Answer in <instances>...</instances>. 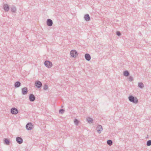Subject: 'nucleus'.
<instances>
[{"instance_id": "obj_1", "label": "nucleus", "mask_w": 151, "mask_h": 151, "mask_svg": "<svg viewBox=\"0 0 151 151\" xmlns=\"http://www.w3.org/2000/svg\"><path fill=\"white\" fill-rule=\"evenodd\" d=\"M128 99L130 102L134 104H137L138 101V99L136 97H134L132 95L129 96Z\"/></svg>"}, {"instance_id": "obj_2", "label": "nucleus", "mask_w": 151, "mask_h": 151, "mask_svg": "<svg viewBox=\"0 0 151 151\" xmlns=\"http://www.w3.org/2000/svg\"><path fill=\"white\" fill-rule=\"evenodd\" d=\"M70 54L71 56L73 58H76L78 55L77 52L75 50H72L70 51Z\"/></svg>"}, {"instance_id": "obj_3", "label": "nucleus", "mask_w": 151, "mask_h": 151, "mask_svg": "<svg viewBox=\"0 0 151 151\" xmlns=\"http://www.w3.org/2000/svg\"><path fill=\"white\" fill-rule=\"evenodd\" d=\"M26 128L28 130H31L33 128V126L32 123H28L26 125Z\"/></svg>"}, {"instance_id": "obj_4", "label": "nucleus", "mask_w": 151, "mask_h": 151, "mask_svg": "<svg viewBox=\"0 0 151 151\" xmlns=\"http://www.w3.org/2000/svg\"><path fill=\"white\" fill-rule=\"evenodd\" d=\"M44 64L48 68H50L52 67V63L49 61H46L44 62Z\"/></svg>"}, {"instance_id": "obj_5", "label": "nucleus", "mask_w": 151, "mask_h": 151, "mask_svg": "<svg viewBox=\"0 0 151 151\" xmlns=\"http://www.w3.org/2000/svg\"><path fill=\"white\" fill-rule=\"evenodd\" d=\"M18 112V109L15 108H13L11 109V113L12 114H16Z\"/></svg>"}, {"instance_id": "obj_6", "label": "nucleus", "mask_w": 151, "mask_h": 151, "mask_svg": "<svg viewBox=\"0 0 151 151\" xmlns=\"http://www.w3.org/2000/svg\"><path fill=\"white\" fill-rule=\"evenodd\" d=\"M96 130L98 133H101L103 130L102 126L101 125H99L96 127Z\"/></svg>"}, {"instance_id": "obj_7", "label": "nucleus", "mask_w": 151, "mask_h": 151, "mask_svg": "<svg viewBox=\"0 0 151 151\" xmlns=\"http://www.w3.org/2000/svg\"><path fill=\"white\" fill-rule=\"evenodd\" d=\"M42 83L39 81H36L35 83V85L37 88H40L42 86Z\"/></svg>"}, {"instance_id": "obj_8", "label": "nucleus", "mask_w": 151, "mask_h": 151, "mask_svg": "<svg viewBox=\"0 0 151 151\" xmlns=\"http://www.w3.org/2000/svg\"><path fill=\"white\" fill-rule=\"evenodd\" d=\"M29 99L31 101H34L35 99V96L32 94H30L29 95Z\"/></svg>"}, {"instance_id": "obj_9", "label": "nucleus", "mask_w": 151, "mask_h": 151, "mask_svg": "<svg viewBox=\"0 0 151 151\" xmlns=\"http://www.w3.org/2000/svg\"><path fill=\"white\" fill-rule=\"evenodd\" d=\"M22 95H26L27 93L28 89L27 87H24L22 89Z\"/></svg>"}, {"instance_id": "obj_10", "label": "nucleus", "mask_w": 151, "mask_h": 151, "mask_svg": "<svg viewBox=\"0 0 151 151\" xmlns=\"http://www.w3.org/2000/svg\"><path fill=\"white\" fill-rule=\"evenodd\" d=\"M53 24L52 21L50 19H48L47 21V25L49 26H51Z\"/></svg>"}, {"instance_id": "obj_11", "label": "nucleus", "mask_w": 151, "mask_h": 151, "mask_svg": "<svg viewBox=\"0 0 151 151\" xmlns=\"http://www.w3.org/2000/svg\"><path fill=\"white\" fill-rule=\"evenodd\" d=\"M16 141L18 144H21L23 142V139L20 137H17L16 138Z\"/></svg>"}, {"instance_id": "obj_12", "label": "nucleus", "mask_w": 151, "mask_h": 151, "mask_svg": "<svg viewBox=\"0 0 151 151\" xmlns=\"http://www.w3.org/2000/svg\"><path fill=\"white\" fill-rule=\"evenodd\" d=\"M3 8L6 12H8L9 10V7L7 4H5L3 6Z\"/></svg>"}, {"instance_id": "obj_13", "label": "nucleus", "mask_w": 151, "mask_h": 151, "mask_svg": "<svg viewBox=\"0 0 151 151\" xmlns=\"http://www.w3.org/2000/svg\"><path fill=\"white\" fill-rule=\"evenodd\" d=\"M85 57L87 61H89L91 60V56L89 54H86L85 55Z\"/></svg>"}, {"instance_id": "obj_14", "label": "nucleus", "mask_w": 151, "mask_h": 151, "mask_svg": "<svg viewBox=\"0 0 151 151\" xmlns=\"http://www.w3.org/2000/svg\"><path fill=\"white\" fill-rule=\"evenodd\" d=\"M14 86L15 88H19L21 86V83L19 81H17L15 83Z\"/></svg>"}, {"instance_id": "obj_15", "label": "nucleus", "mask_w": 151, "mask_h": 151, "mask_svg": "<svg viewBox=\"0 0 151 151\" xmlns=\"http://www.w3.org/2000/svg\"><path fill=\"white\" fill-rule=\"evenodd\" d=\"M84 19L86 21H89L90 20V18L88 14H86L85 15Z\"/></svg>"}, {"instance_id": "obj_16", "label": "nucleus", "mask_w": 151, "mask_h": 151, "mask_svg": "<svg viewBox=\"0 0 151 151\" xmlns=\"http://www.w3.org/2000/svg\"><path fill=\"white\" fill-rule=\"evenodd\" d=\"M123 74L124 76H127L129 75V73L128 71L126 70L124 71Z\"/></svg>"}, {"instance_id": "obj_17", "label": "nucleus", "mask_w": 151, "mask_h": 151, "mask_svg": "<svg viewBox=\"0 0 151 151\" xmlns=\"http://www.w3.org/2000/svg\"><path fill=\"white\" fill-rule=\"evenodd\" d=\"M138 86L139 87L141 88H143L144 87V85L142 83H139Z\"/></svg>"}, {"instance_id": "obj_18", "label": "nucleus", "mask_w": 151, "mask_h": 151, "mask_svg": "<svg viewBox=\"0 0 151 151\" xmlns=\"http://www.w3.org/2000/svg\"><path fill=\"white\" fill-rule=\"evenodd\" d=\"M4 143L6 145H8L9 144V140L6 139H4Z\"/></svg>"}, {"instance_id": "obj_19", "label": "nucleus", "mask_w": 151, "mask_h": 151, "mask_svg": "<svg viewBox=\"0 0 151 151\" xmlns=\"http://www.w3.org/2000/svg\"><path fill=\"white\" fill-rule=\"evenodd\" d=\"M107 143L108 145L111 146L112 144V141L111 140H108L107 141Z\"/></svg>"}, {"instance_id": "obj_20", "label": "nucleus", "mask_w": 151, "mask_h": 151, "mask_svg": "<svg viewBox=\"0 0 151 151\" xmlns=\"http://www.w3.org/2000/svg\"><path fill=\"white\" fill-rule=\"evenodd\" d=\"M11 11L13 12H15L16 11V9L15 6H13L11 8Z\"/></svg>"}, {"instance_id": "obj_21", "label": "nucleus", "mask_w": 151, "mask_h": 151, "mask_svg": "<svg viewBox=\"0 0 151 151\" xmlns=\"http://www.w3.org/2000/svg\"><path fill=\"white\" fill-rule=\"evenodd\" d=\"M87 120L88 123H90L92 121L93 119L91 118L88 117L87 118Z\"/></svg>"}, {"instance_id": "obj_22", "label": "nucleus", "mask_w": 151, "mask_h": 151, "mask_svg": "<svg viewBox=\"0 0 151 151\" xmlns=\"http://www.w3.org/2000/svg\"><path fill=\"white\" fill-rule=\"evenodd\" d=\"M146 145L147 146H150L151 145V140H148L147 142Z\"/></svg>"}, {"instance_id": "obj_23", "label": "nucleus", "mask_w": 151, "mask_h": 151, "mask_svg": "<svg viewBox=\"0 0 151 151\" xmlns=\"http://www.w3.org/2000/svg\"><path fill=\"white\" fill-rule=\"evenodd\" d=\"M74 122L76 125H77L79 123V121L77 119H75L74 120Z\"/></svg>"}, {"instance_id": "obj_24", "label": "nucleus", "mask_w": 151, "mask_h": 151, "mask_svg": "<svg viewBox=\"0 0 151 151\" xmlns=\"http://www.w3.org/2000/svg\"><path fill=\"white\" fill-rule=\"evenodd\" d=\"M48 88V86L46 84H45L44 85V87H43V89L44 90H47Z\"/></svg>"}, {"instance_id": "obj_25", "label": "nucleus", "mask_w": 151, "mask_h": 151, "mask_svg": "<svg viewBox=\"0 0 151 151\" xmlns=\"http://www.w3.org/2000/svg\"><path fill=\"white\" fill-rule=\"evenodd\" d=\"M128 79H129V81H133V77L131 76H129Z\"/></svg>"}, {"instance_id": "obj_26", "label": "nucleus", "mask_w": 151, "mask_h": 151, "mask_svg": "<svg viewBox=\"0 0 151 151\" xmlns=\"http://www.w3.org/2000/svg\"><path fill=\"white\" fill-rule=\"evenodd\" d=\"M64 111V110L62 109H61L59 110V113H60L61 114H63Z\"/></svg>"}, {"instance_id": "obj_27", "label": "nucleus", "mask_w": 151, "mask_h": 151, "mask_svg": "<svg viewBox=\"0 0 151 151\" xmlns=\"http://www.w3.org/2000/svg\"><path fill=\"white\" fill-rule=\"evenodd\" d=\"M116 34L118 36H120L121 35V33L119 31H117L116 32Z\"/></svg>"}, {"instance_id": "obj_28", "label": "nucleus", "mask_w": 151, "mask_h": 151, "mask_svg": "<svg viewBox=\"0 0 151 151\" xmlns=\"http://www.w3.org/2000/svg\"><path fill=\"white\" fill-rule=\"evenodd\" d=\"M148 136H147V137L146 138H148Z\"/></svg>"}]
</instances>
